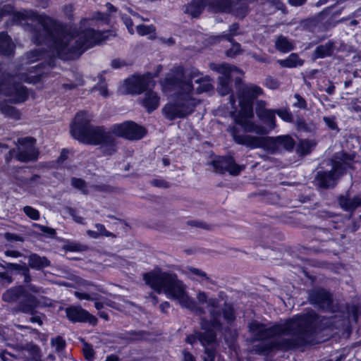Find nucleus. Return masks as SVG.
<instances>
[{"label": "nucleus", "mask_w": 361, "mask_h": 361, "mask_svg": "<svg viewBox=\"0 0 361 361\" xmlns=\"http://www.w3.org/2000/svg\"><path fill=\"white\" fill-rule=\"evenodd\" d=\"M318 326L319 317L311 310L270 327L252 321L249 324V330L256 340L262 341L255 346V350L257 353H267L274 350H288L309 343Z\"/></svg>", "instance_id": "nucleus-3"}, {"label": "nucleus", "mask_w": 361, "mask_h": 361, "mask_svg": "<svg viewBox=\"0 0 361 361\" xmlns=\"http://www.w3.org/2000/svg\"><path fill=\"white\" fill-rule=\"evenodd\" d=\"M73 11V6L71 5L66 6L64 8V12L66 15H71V12Z\"/></svg>", "instance_id": "nucleus-63"}, {"label": "nucleus", "mask_w": 361, "mask_h": 361, "mask_svg": "<svg viewBox=\"0 0 361 361\" xmlns=\"http://www.w3.org/2000/svg\"><path fill=\"white\" fill-rule=\"evenodd\" d=\"M215 340L209 345H206L204 346L205 348L204 350V361H214L215 358V352L214 349Z\"/></svg>", "instance_id": "nucleus-30"}, {"label": "nucleus", "mask_w": 361, "mask_h": 361, "mask_svg": "<svg viewBox=\"0 0 361 361\" xmlns=\"http://www.w3.org/2000/svg\"><path fill=\"white\" fill-rule=\"evenodd\" d=\"M164 90L176 91L173 97L163 108V114L169 120L184 118L192 114L199 103L195 94L210 91L213 88L209 76L202 74L196 68L184 70L176 67L171 70L163 82Z\"/></svg>", "instance_id": "nucleus-4"}, {"label": "nucleus", "mask_w": 361, "mask_h": 361, "mask_svg": "<svg viewBox=\"0 0 361 361\" xmlns=\"http://www.w3.org/2000/svg\"><path fill=\"white\" fill-rule=\"evenodd\" d=\"M87 233L89 236L93 238H97L99 236V233L97 231H94L91 230H88L87 231Z\"/></svg>", "instance_id": "nucleus-59"}, {"label": "nucleus", "mask_w": 361, "mask_h": 361, "mask_svg": "<svg viewBox=\"0 0 361 361\" xmlns=\"http://www.w3.org/2000/svg\"><path fill=\"white\" fill-rule=\"evenodd\" d=\"M183 361H195L192 354L187 351H183Z\"/></svg>", "instance_id": "nucleus-54"}, {"label": "nucleus", "mask_w": 361, "mask_h": 361, "mask_svg": "<svg viewBox=\"0 0 361 361\" xmlns=\"http://www.w3.org/2000/svg\"><path fill=\"white\" fill-rule=\"evenodd\" d=\"M114 137H122L128 140L141 139L145 134V129L132 121L115 124L111 126Z\"/></svg>", "instance_id": "nucleus-11"}, {"label": "nucleus", "mask_w": 361, "mask_h": 361, "mask_svg": "<svg viewBox=\"0 0 361 361\" xmlns=\"http://www.w3.org/2000/svg\"><path fill=\"white\" fill-rule=\"evenodd\" d=\"M41 231H42L44 233H47L50 235H54L55 233V230L51 228H48L44 226H41Z\"/></svg>", "instance_id": "nucleus-55"}, {"label": "nucleus", "mask_w": 361, "mask_h": 361, "mask_svg": "<svg viewBox=\"0 0 361 361\" xmlns=\"http://www.w3.org/2000/svg\"><path fill=\"white\" fill-rule=\"evenodd\" d=\"M8 17L13 23L21 25L31 34L32 41L39 45L45 44L49 51L39 47L28 52L23 58L22 66L16 75L1 73L0 66V111L6 116L17 118L18 113L9 103H21L28 97L27 89L14 83L16 78L35 83L42 80L44 71L39 64L27 67L44 59L48 66L51 58L57 56L63 60L72 59L84 51L108 38L107 32H98L91 27L94 21L106 22L108 15L103 13L94 14L91 19H83L78 29L63 25L46 15H39L32 11H16L11 4L0 6V19Z\"/></svg>", "instance_id": "nucleus-1"}, {"label": "nucleus", "mask_w": 361, "mask_h": 361, "mask_svg": "<svg viewBox=\"0 0 361 361\" xmlns=\"http://www.w3.org/2000/svg\"><path fill=\"white\" fill-rule=\"evenodd\" d=\"M15 44L11 38L5 32H0V54L4 56L13 54Z\"/></svg>", "instance_id": "nucleus-19"}, {"label": "nucleus", "mask_w": 361, "mask_h": 361, "mask_svg": "<svg viewBox=\"0 0 361 361\" xmlns=\"http://www.w3.org/2000/svg\"><path fill=\"white\" fill-rule=\"evenodd\" d=\"M121 19L123 23L126 25L130 34L134 33L133 23L132 19L126 15H122Z\"/></svg>", "instance_id": "nucleus-41"}, {"label": "nucleus", "mask_w": 361, "mask_h": 361, "mask_svg": "<svg viewBox=\"0 0 361 361\" xmlns=\"http://www.w3.org/2000/svg\"><path fill=\"white\" fill-rule=\"evenodd\" d=\"M68 214L73 218V219L78 224H85V219L82 216H80L78 214V212L75 211V209L73 208H68L67 209Z\"/></svg>", "instance_id": "nucleus-40"}, {"label": "nucleus", "mask_w": 361, "mask_h": 361, "mask_svg": "<svg viewBox=\"0 0 361 361\" xmlns=\"http://www.w3.org/2000/svg\"><path fill=\"white\" fill-rule=\"evenodd\" d=\"M262 94L263 90L254 84H247L240 87L238 92L240 111L234 116V120L245 131L266 135L276 127L275 110L267 109V102L258 100L256 102L255 112L264 126L256 124L252 121L253 102Z\"/></svg>", "instance_id": "nucleus-5"}, {"label": "nucleus", "mask_w": 361, "mask_h": 361, "mask_svg": "<svg viewBox=\"0 0 361 361\" xmlns=\"http://www.w3.org/2000/svg\"><path fill=\"white\" fill-rule=\"evenodd\" d=\"M264 85L267 88L271 90H276L279 87L278 80L271 76H269L266 78Z\"/></svg>", "instance_id": "nucleus-37"}, {"label": "nucleus", "mask_w": 361, "mask_h": 361, "mask_svg": "<svg viewBox=\"0 0 361 361\" xmlns=\"http://www.w3.org/2000/svg\"><path fill=\"white\" fill-rule=\"evenodd\" d=\"M229 132L235 142L245 145L251 149L262 148L270 154L279 153L277 137H257L249 135H239L237 128L233 126Z\"/></svg>", "instance_id": "nucleus-9"}, {"label": "nucleus", "mask_w": 361, "mask_h": 361, "mask_svg": "<svg viewBox=\"0 0 361 361\" xmlns=\"http://www.w3.org/2000/svg\"><path fill=\"white\" fill-rule=\"evenodd\" d=\"M294 97L296 99V102L294 103V106L295 107H298V108H300V109H305L306 108V102H305V100L303 98H302L298 94H295Z\"/></svg>", "instance_id": "nucleus-45"}, {"label": "nucleus", "mask_w": 361, "mask_h": 361, "mask_svg": "<svg viewBox=\"0 0 361 361\" xmlns=\"http://www.w3.org/2000/svg\"><path fill=\"white\" fill-rule=\"evenodd\" d=\"M222 310L224 318L228 323H231L235 319L234 311L231 305L225 304Z\"/></svg>", "instance_id": "nucleus-29"}, {"label": "nucleus", "mask_w": 361, "mask_h": 361, "mask_svg": "<svg viewBox=\"0 0 361 361\" xmlns=\"http://www.w3.org/2000/svg\"><path fill=\"white\" fill-rule=\"evenodd\" d=\"M275 47L279 51L283 53L289 52L294 49L293 43L283 36H280L277 38L275 42Z\"/></svg>", "instance_id": "nucleus-25"}, {"label": "nucleus", "mask_w": 361, "mask_h": 361, "mask_svg": "<svg viewBox=\"0 0 361 361\" xmlns=\"http://www.w3.org/2000/svg\"><path fill=\"white\" fill-rule=\"evenodd\" d=\"M51 344L56 350L59 352L64 348L65 341L61 337L57 336L51 339Z\"/></svg>", "instance_id": "nucleus-38"}, {"label": "nucleus", "mask_w": 361, "mask_h": 361, "mask_svg": "<svg viewBox=\"0 0 361 361\" xmlns=\"http://www.w3.org/2000/svg\"><path fill=\"white\" fill-rule=\"evenodd\" d=\"M154 84L152 75L147 73L127 79L125 82V88L128 93L140 94L147 88L154 86Z\"/></svg>", "instance_id": "nucleus-12"}, {"label": "nucleus", "mask_w": 361, "mask_h": 361, "mask_svg": "<svg viewBox=\"0 0 361 361\" xmlns=\"http://www.w3.org/2000/svg\"><path fill=\"white\" fill-rule=\"evenodd\" d=\"M323 121H324L326 125L328 126V127L329 128H331L332 130H335V129L337 128V124L336 123L334 117H326V116H324L323 118Z\"/></svg>", "instance_id": "nucleus-44"}, {"label": "nucleus", "mask_w": 361, "mask_h": 361, "mask_svg": "<svg viewBox=\"0 0 361 361\" xmlns=\"http://www.w3.org/2000/svg\"><path fill=\"white\" fill-rule=\"evenodd\" d=\"M339 204L345 211H354L356 208L361 206V198L355 196L352 198L347 196H341L339 198Z\"/></svg>", "instance_id": "nucleus-20"}, {"label": "nucleus", "mask_w": 361, "mask_h": 361, "mask_svg": "<svg viewBox=\"0 0 361 361\" xmlns=\"http://www.w3.org/2000/svg\"><path fill=\"white\" fill-rule=\"evenodd\" d=\"M0 357L2 361H12V355L8 353L2 352Z\"/></svg>", "instance_id": "nucleus-52"}, {"label": "nucleus", "mask_w": 361, "mask_h": 361, "mask_svg": "<svg viewBox=\"0 0 361 361\" xmlns=\"http://www.w3.org/2000/svg\"><path fill=\"white\" fill-rule=\"evenodd\" d=\"M97 90H99V94L103 97L108 96V90L105 85H102L100 87H97Z\"/></svg>", "instance_id": "nucleus-53"}, {"label": "nucleus", "mask_w": 361, "mask_h": 361, "mask_svg": "<svg viewBox=\"0 0 361 361\" xmlns=\"http://www.w3.org/2000/svg\"><path fill=\"white\" fill-rule=\"evenodd\" d=\"M76 131L80 142L90 145H102L107 154L116 151V139L112 133L111 128L106 131L102 127L91 126L83 134Z\"/></svg>", "instance_id": "nucleus-8"}, {"label": "nucleus", "mask_w": 361, "mask_h": 361, "mask_svg": "<svg viewBox=\"0 0 361 361\" xmlns=\"http://www.w3.org/2000/svg\"><path fill=\"white\" fill-rule=\"evenodd\" d=\"M122 66H123V63L120 60L115 59V60H113L111 62V66L114 68H118L121 67Z\"/></svg>", "instance_id": "nucleus-56"}, {"label": "nucleus", "mask_w": 361, "mask_h": 361, "mask_svg": "<svg viewBox=\"0 0 361 361\" xmlns=\"http://www.w3.org/2000/svg\"><path fill=\"white\" fill-rule=\"evenodd\" d=\"M210 68L219 74V86L217 87L218 92L224 96L230 92V82L232 78L235 80L236 82L240 80L243 72L235 66H231L228 63H223L221 64L211 63Z\"/></svg>", "instance_id": "nucleus-10"}, {"label": "nucleus", "mask_w": 361, "mask_h": 361, "mask_svg": "<svg viewBox=\"0 0 361 361\" xmlns=\"http://www.w3.org/2000/svg\"><path fill=\"white\" fill-rule=\"evenodd\" d=\"M308 296L310 302L316 307L331 312L335 311L331 305V296L326 290L323 289L312 290L309 293Z\"/></svg>", "instance_id": "nucleus-15"}, {"label": "nucleus", "mask_w": 361, "mask_h": 361, "mask_svg": "<svg viewBox=\"0 0 361 361\" xmlns=\"http://www.w3.org/2000/svg\"><path fill=\"white\" fill-rule=\"evenodd\" d=\"M238 30V24H233L231 26H230L228 33L224 32L221 36H217L216 37L217 38L221 37L225 39H227L229 42H231V37L238 34L237 33Z\"/></svg>", "instance_id": "nucleus-33"}, {"label": "nucleus", "mask_w": 361, "mask_h": 361, "mask_svg": "<svg viewBox=\"0 0 361 361\" xmlns=\"http://www.w3.org/2000/svg\"><path fill=\"white\" fill-rule=\"evenodd\" d=\"M66 316L73 322H83L87 321L91 315L79 306H71L66 309Z\"/></svg>", "instance_id": "nucleus-17"}, {"label": "nucleus", "mask_w": 361, "mask_h": 361, "mask_svg": "<svg viewBox=\"0 0 361 361\" xmlns=\"http://www.w3.org/2000/svg\"><path fill=\"white\" fill-rule=\"evenodd\" d=\"M279 153L285 150H290L295 145V141L289 135L277 136Z\"/></svg>", "instance_id": "nucleus-26"}, {"label": "nucleus", "mask_w": 361, "mask_h": 361, "mask_svg": "<svg viewBox=\"0 0 361 361\" xmlns=\"http://www.w3.org/2000/svg\"><path fill=\"white\" fill-rule=\"evenodd\" d=\"M72 185L78 189L82 193L87 194L88 192L85 183L80 178H73L71 180Z\"/></svg>", "instance_id": "nucleus-31"}, {"label": "nucleus", "mask_w": 361, "mask_h": 361, "mask_svg": "<svg viewBox=\"0 0 361 361\" xmlns=\"http://www.w3.org/2000/svg\"><path fill=\"white\" fill-rule=\"evenodd\" d=\"M31 359L33 361H41L40 350L37 346H32L29 350Z\"/></svg>", "instance_id": "nucleus-42"}, {"label": "nucleus", "mask_w": 361, "mask_h": 361, "mask_svg": "<svg viewBox=\"0 0 361 361\" xmlns=\"http://www.w3.org/2000/svg\"><path fill=\"white\" fill-rule=\"evenodd\" d=\"M136 30L140 36L149 35V39H154L156 37V29L152 25H140L136 27Z\"/></svg>", "instance_id": "nucleus-28"}, {"label": "nucleus", "mask_w": 361, "mask_h": 361, "mask_svg": "<svg viewBox=\"0 0 361 361\" xmlns=\"http://www.w3.org/2000/svg\"><path fill=\"white\" fill-rule=\"evenodd\" d=\"M106 6L108 11L110 13L115 12L116 11V8L110 3H107Z\"/></svg>", "instance_id": "nucleus-64"}, {"label": "nucleus", "mask_w": 361, "mask_h": 361, "mask_svg": "<svg viewBox=\"0 0 361 361\" xmlns=\"http://www.w3.org/2000/svg\"><path fill=\"white\" fill-rule=\"evenodd\" d=\"M4 253L6 256L13 258H18L22 255V254L17 250H6Z\"/></svg>", "instance_id": "nucleus-48"}, {"label": "nucleus", "mask_w": 361, "mask_h": 361, "mask_svg": "<svg viewBox=\"0 0 361 361\" xmlns=\"http://www.w3.org/2000/svg\"><path fill=\"white\" fill-rule=\"evenodd\" d=\"M348 313L349 314L352 315L355 320H356L358 317L359 310L357 307L352 306L351 307L348 308Z\"/></svg>", "instance_id": "nucleus-49"}, {"label": "nucleus", "mask_w": 361, "mask_h": 361, "mask_svg": "<svg viewBox=\"0 0 361 361\" xmlns=\"http://www.w3.org/2000/svg\"><path fill=\"white\" fill-rule=\"evenodd\" d=\"M30 321L32 323H37L39 325H41L42 324L41 318L39 316H32V317H31L30 319Z\"/></svg>", "instance_id": "nucleus-57"}, {"label": "nucleus", "mask_w": 361, "mask_h": 361, "mask_svg": "<svg viewBox=\"0 0 361 361\" xmlns=\"http://www.w3.org/2000/svg\"><path fill=\"white\" fill-rule=\"evenodd\" d=\"M161 312H164L167 309L170 307V304L169 302H162L159 306Z\"/></svg>", "instance_id": "nucleus-58"}, {"label": "nucleus", "mask_w": 361, "mask_h": 361, "mask_svg": "<svg viewBox=\"0 0 361 361\" xmlns=\"http://www.w3.org/2000/svg\"><path fill=\"white\" fill-rule=\"evenodd\" d=\"M307 0H288V4L292 6H300L303 5Z\"/></svg>", "instance_id": "nucleus-51"}, {"label": "nucleus", "mask_w": 361, "mask_h": 361, "mask_svg": "<svg viewBox=\"0 0 361 361\" xmlns=\"http://www.w3.org/2000/svg\"><path fill=\"white\" fill-rule=\"evenodd\" d=\"M277 63L283 68H293L302 66L304 61L297 54L293 53L285 59H279Z\"/></svg>", "instance_id": "nucleus-21"}, {"label": "nucleus", "mask_w": 361, "mask_h": 361, "mask_svg": "<svg viewBox=\"0 0 361 361\" xmlns=\"http://www.w3.org/2000/svg\"><path fill=\"white\" fill-rule=\"evenodd\" d=\"M23 212L32 220L37 221L39 219L40 215L39 211L30 206L24 207Z\"/></svg>", "instance_id": "nucleus-32"}, {"label": "nucleus", "mask_w": 361, "mask_h": 361, "mask_svg": "<svg viewBox=\"0 0 361 361\" xmlns=\"http://www.w3.org/2000/svg\"><path fill=\"white\" fill-rule=\"evenodd\" d=\"M315 142L313 140H302L297 145V153L300 155H306L309 154L314 147Z\"/></svg>", "instance_id": "nucleus-27"}, {"label": "nucleus", "mask_w": 361, "mask_h": 361, "mask_svg": "<svg viewBox=\"0 0 361 361\" xmlns=\"http://www.w3.org/2000/svg\"><path fill=\"white\" fill-rule=\"evenodd\" d=\"M145 283L158 293H163L171 300H176L183 308L190 310L195 314L202 315L205 313L202 305H205L209 312V321L202 319L201 327L204 333H195L186 338V341L193 345L199 341L203 346L211 344L215 339L214 329L221 327V314L219 301L211 298L204 291H198L195 300L187 292V287L177 276L170 272L154 269L143 274Z\"/></svg>", "instance_id": "nucleus-2"}, {"label": "nucleus", "mask_w": 361, "mask_h": 361, "mask_svg": "<svg viewBox=\"0 0 361 361\" xmlns=\"http://www.w3.org/2000/svg\"><path fill=\"white\" fill-rule=\"evenodd\" d=\"M252 56L257 61L262 62V63H269V59L265 56H259L256 54H253Z\"/></svg>", "instance_id": "nucleus-50"}, {"label": "nucleus", "mask_w": 361, "mask_h": 361, "mask_svg": "<svg viewBox=\"0 0 361 361\" xmlns=\"http://www.w3.org/2000/svg\"><path fill=\"white\" fill-rule=\"evenodd\" d=\"M334 51V43L328 42L325 44L318 46L314 52V57L316 59L329 56Z\"/></svg>", "instance_id": "nucleus-23"}, {"label": "nucleus", "mask_w": 361, "mask_h": 361, "mask_svg": "<svg viewBox=\"0 0 361 361\" xmlns=\"http://www.w3.org/2000/svg\"><path fill=\"white\" fill-rule=\"evenodd\" d=\"M92 115L87 111H80L78 113L71 126V133L75 139L79 137L76 131H80L83 134L90 127L89 123L92 119Z\"/></svg>", "instance_id": "nucleus-16"}, {"label": "nucleus", "mask_w": 361, "mask_h": 361, "mask_svg": "<svg viewBox=\"0 0 361 361\" xmlns=\"http://www.w3.org/2000/svg\"><path fill=\"white\" fill-rule=\"evenodd\" d=\"M152 183L156 185V186H159V187H166L165 185V183H164V181L162 180H154L152 181Z\"/></svg>", "instance_id": "nucleus-62"}, {"label": "nucleus", "mask_w": 361, "mask_h": 361, "mask_svg": "<svg viewBox=\"0 0 361 361\" xmlns=\"http://www.w3.org/2000/svg\"><path fill=\"white\" fill-rule=\"evenodd\" d=\"M68 152L66 149H63L61 152L59 159L61 161H63V160L66 159V158L68 157Z\"/></svg>", "instance_id": "nucleus-60"}, {"label": "nucleus", "mask_w": 361, "mask_h": 361, "mask_svg": "<svg viewBox=\"0 0 361 361\" xmlns=\"http://www.w3.org/2000/svg\"><path fill=\"white\" fill-rule=\"evenodd\" d=\"M96 228L97 229V232L100 235H105V236H111V233L106 230L104 225L100 224H96L95 225Z\"/></svg>", "instance_id": "nucleus-46"}, {"label": "nucleus", "mask_w": 361, "mask_h": 361, "mask_svg": "<svg viewBox=\"0 0 361 361\" xmlns=\"http://www.w3.org/2000/svg\"><path fill=\"white\" fill-rule=\"evenodd\" d=\"M105 361H119V358L115 355H111L106 357Z\"/></svg>", "instance_id": "nucleus-61"}, {"label": "nucleus", "mask_w": 361, "mask_h": 361, "mask_svg": "<svg viewBox=\"0 0 361 361\" xmlns=\"http://www.w3.org/2000/svg\"><path fill=\"white\" fill-rule=\"evenodd\" d=\"M12 281L11 276L7 272L0 271V283L8 285Z\"/></svg>", "instance_id": "nucleus-43"}, {"label": "nucleus", "mask_w": 361, "mask_h": 361, "mask_svg": "<svg viewBox=\"0 0 361 361\" xmlns=\"http://www.w3.org/2000/svg\"><path fill=\"white\" fill-rule=\"evenodd\" d=\"M4 262V265H3L4 269L7 268V269H14V270H20V269H23L25 268V266H21L18 264L9 263V262Z\"/></svg>", "instance_id": "nucleus-47"}, {"label": "nucleus", "mask_w": 361, "mask_h": 361, "mask_svg": "<svg viewBox=\"0 0 361 361\" xmlns=\"http://www.w3.org/2000/svg\"><path fill=\"white\" fill-rule=\"evenodd\" d=\"M39 292L40 288L32 284H29L26 287L19 286L7 290L3 294L2 299L8 302H16L20 299L19 310L24 313L32 314L39 303L37 298L32 293Z\"/></svg>", "instance_id": "nucleus-6"}, {"label": "nucleus", "mask_w": 361, "mask_h": 361, "mask_svg": "<svg viewBox=\"0 0 361 361\" xmlns=\"http://www.w3.org/2000/svg\"><path fill=\"white\" fill-rule=\"evenodd\" d=\"M216 172H228L231 176H238L245 169V166L238 165L231 157H219L213 161Z\"/></svg>", "instance_id": "nucleus-14"}, {"label": "nucleus", "mask_w": 361, "mask_h": 361, "mask_svg": "<svg viewBox=\"0 0 361 361\" xmlns=\"http://www.w3.org/2000/svg\"><path fill=\"white\" fill-rule=\"evenodd\" d=\"M74 295L79 300H95L97 299V295L94 293L90 294L85 292L75 291Z\"/></svg>", "instance_id": "nucleus-35"}, {"label": "nucleus", "mask_w": 361, "mask_h": 361, "mask_svg": "<svg viewBox=\"0 0 361 361\" xmlns=\"http://www.w3.org/2000/svg\"><path fill=\"white\" fill-rule=\"evenodd\" d=\"M186 274L191 280L197 281L199 283H204L209 281V278L207 276L206 273L197 268H188Z\"/></svg>", "instance_id": "nucleus-24"}, {"label": "nucleus", "mask_w": 361, "mask_h": 361, "mask_svg": "<svg viewBox=\"0 0 361 361\" xmlns=\"http://www.w3.org/2000/svg\"><path fill=\"white\" fill-rule=\"evenodd\" d=\"M82 350L85 358L87 360L91 361L94 357V350L92 346L87 343H84Z\"/></svg>", "instance_id": "nucleus-39"}, {"label": "nucleus", "mask_w": 361, "mask_h": 361, "mask_svg": "<svg viewBox=\"0 0 361 361\" xmlns=\"http://www.w3.org/2000/svg\"><path fill=\"white\" fill-rule=\"evenodd\" d=\"M353 157L344 153H337L331 160V170L319 171L316 180L317 184L324 188L332 187L336 180L343 174L348 168L351 166Z\"/></svg>", "instance_id": "nucleus-7"}, {"label": "nucleus", "mask_w": 361, "mask_h": 361, "mask_svg": "<svg viewBox=\"0 0 361 361\" xmlns=\"http://www.w3.org/2000/svg\"><path fill=\"white\" fill-rule=\"evenodd\" d=\"M276 114L284 121L290 123L293 121V116L287 109L275 110Z\"/></svg>", "instance_id": "nucleus-34"}, {"label": "nucleus", "mask_w": 361, "mask_h": 361, "mask_svg": "<svg viewBox=\"0 0 361 361\" xmlns=\"http://www.w3.org/2000/svg\"><path fill=\"white\" fill-rule=\"evenodd\" d=\"M160 97L154 91H147L144 98L142 99V104L147 112L150 113L155 110L159 105Z\"/></svg>", "instance_id": "nucleus-18"}, {"label": "nucleus", "mask_w": 361, "mask_h": 361, "mask_svg": "<svg viewBox=\"0 0 361 361\" xmlns=\"http://www.w3.org/2000/svg\"><path fill=\"white\" fill-rule=\"evenodd\" d=\"M16 157L20 161L36 160L38 157V151L35 147V140L32 137L19 139Z\"/></svg>", "instance_id": "nucleus-13"}, {"label": "nucleus", "mask_w": 361, "mask_h": 361, "mask_svg": "<svg viewBox=\"0 0 361 361\" xmlns=\"http://www.w3.org/2000/svg\"><path fill=\"white\" fill-rule=\"evenodd\" d=\"M29 266L35 269H42L49 266V261L45 257H40L37 254H32L28 258Z\"/></svg>", "instance_id": "nucleus-22"}, {"label": "nucleus", "mask_w": 361, "mask_h": 361, "mask_svg": "<svg viewBox=\"0 0 361 361\" xmlns=\"http://www.w3.org/2000/svg\"><path fill=\"white\" fill-rule=\"evenodd\" d=\"M232 43V47L226 51V55L228 57H235V56L240 54L242 52V50L240 49V45L238 43H233L232 41L231 42Z\"/></svg>", "instance_id": "nucleus-36"}]
</instances>
